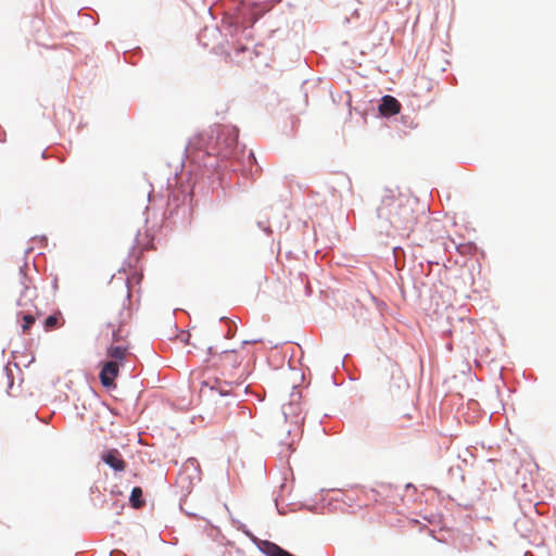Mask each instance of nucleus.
Listing matches in <instances>:
<instances>
[{"label":"nucleus","mask_w":556,"mask_h":556,"mask_svg":"<svg viewBox=\"0 0 556 556\" xmlns=\"http://www.w3.org/2000/svg\"><path fill=\"white\" fill-rule=\"evenodd\" d=\"M249 352L242 345L239 350L224 351L218 354L213 362V365L220 370L224 380L214 378L213 381L204 380L202 382L201 392L205 390L217 391L220 395H228L232 392L233 386L243 383L248 374L243 361L249 356Z\"/></svg>","instance_id":"obj_1"},{"label":"nucleus","mask_w":556,"mask_h":556,"mask_svg":"<svg viewBox=\"0 0 556 556\" xmlns=\"http://www.w3.org/2000/svg\"><path fill=\"white\" fill-rule=\"evenodd\" d=\"M414 204L408 197L387 190L377 210L378 217L389 222L397 233L408 235L417 222Z\"/></svg>","instance_id":"obj_2"},{"label":"nucleus","mask_w":556,"mask_h":556,"mask_svg":"<svg viewBox=\"0 0 556 556\" xmlns=\"http://www.w3.org/2000/svg\"><path fill=\"white\" fill-rule=\"evenodd\" d=\"M238 142V130L232 126H220L216 129L215 147L208 153H214L223 159L235 154Z\"/></svg>","instance_id":"obj_3"},{"label":"nucleus","mask_w":556,"mask_h":556,"mask_svg":"<svg viewBox=\"0 0 556 556\" xmlns=\"http://www.w3.org/2000/svg\"><path fill=\"white\" fill-rule=\"evenodd\" d=\"M282 414L285 421L289 425L286 429V432L289 435H300L302 433V425L304 421L300 402L290 401L289 403L283 404Z\"/></svg>","instance_id":"obj_4"},{"label":"nucleus","mask_w":556,"mask_h":556,"mask_svg":"<svg viewBox=\"0 0 556 556\" xmlns=\"http://www.w3.org/2000/svg\"><path fill=\"white\" fill-rule=\"evenodd\" d=\"M129 317V313L123 309L117 321H110L106 326L112 331V344L127 343L129 332L124 328Z\"/></svg>","instance_id":"obj_5"},{"label":"nucleus","mask_w":556,"mask_h":556,"mask_svg":"<svg viewBox=\"0 0 556 556\" xmlns=\"http://www.w3.org/2000/svg\"><path fill=\"white\" fill-rule=\"evenodd\" d=\"M387 375L389 378L387 384L390 392H400L409 388V383L406 380L403 370L397 365H391L387 369Z\"/></svg>","instance_id":"obj_6"},{"label":"nucleus","mask_w":556,"mask_h":556,"mask_svg":"<svg viewBox=\"0 0 556 556\" xmlns=\"http://www.w3.org/2000/svg\"><path fill=\"white\" fill-rule=\"evenodd\" d=\"M121 366L122 364L116 361H108L103 363L99 378L104 388H116L115 379L119 374Z\"/></svg>","instance_id":"obj_7"},{"label":"nucleus","mask_w":556,"mask_h":556,"mask_svg":"<svg viewBox=\"0 0 556 556\" xmlns=\"http://www.w3.org/2000/svg\"><path fill=\"white\" fill-rule=\"evenodd\" d=\"M101 459L115 471H124L126 469V462L116 448L103 452Z\"/></svg>","instance_id":"obj_8"},{"label":"nucleus","mask_w":556,"mask_h":556,"mask_svg":"<svg viewBox=\"0 0 556 556\" xmlns=\"http://www.w3.org/2000/svg\"><path fill=\"white\" fill-rule=\"evenodd\" d=\"M129 344L121 343V344H111L106 349V356L111 358L110 361H116L119 364H124V361L128 354Z\"/></svg>","instance_id":"obj_9"},{"label":"nucleus","mask_w":556,"mask_h":556,"mask_svg":"<svg viewBox=\"0 0 556 556\" xmlns=\"http://www.w3.org/2000/svg\"><path fill=\"white\" fill-rule=\"evenodd\" d=\"M401 104L400 102L392 96H384L379 105V112L382 115L391 116L395 115L400 112Z\"/></svg>","instance_id":"obj_10"},{"label":"nucleus","mask_w":556,"mask_h":556,"mask_svg":"<svg viewBox=\"0 0 556 556\" xmlns=\"http://www.w3.org/2000/svg\"><path fill=\"white\" fill-rule=\"evenodd\" d=\"M262 551L266 556H294L273 542H264Z\"/></svg>","instance_id":"obj_11"},{"label":"nucleus","mask_w":556,"mask_h":556,"mask_svg":"<svg viewBox=\"0 0 556 556\" xmlns=\"http://www.w3.org/2000/svg\"><path fill=\"white\" fill-rule=\"evenodd\" d=\"M63 325H64V319L60 312L48 316L45 320V329L47 331L58 329V328L62 327Z\"/></svg>","instance_id":"obj_12"},{"label":"nucleus","mask_w":556,"mask_h":556,"mask_svg":"<svg viewBox=\"0 0 556 556\" xmlns=\"http://www.w3.org/2000/svg\"><path fill=\"white\" fill-rule=\"evenodd\" d=\"M129 502L134 508H141L144 505V500L142 498L141 488L135 486L131 490Z\"/></svg>","instance_id":"obj_13"},{"label":"nucleus","mask_w":556,"mask_h":556,"mask_svg":"<svg viewBox=\"0 0 556 556\" xmlns=\"http://www.w3.org/2000/svg\"><path fill=\"white\" fill-rule=\"evenodd\" d=\"M24 324L22 325L23 331H27L30 326L35 323V317L30 314L23 316Z\"/></svg>","instance_id":"obj_14"}]
</instances>
